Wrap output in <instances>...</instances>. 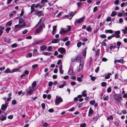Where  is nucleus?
<instances>
[{
  "label": "nucleus",
  "mask_w": 127,
  "mask_h": 127,
  "mask_svg": "<svg viewBox=\"0 0 127 127\" xmlns=\"http://www.w3.org/2000/svg\"><path fill=\"white\" fill-rule=\"evenodd\" d=\"M116 15V12L115 11H113L111 13V16H113L115 15Z\"/></svg>",
  "instance_id": "obj_45"
},
{
  "label": "nucleus",
  "mask_w": 127,
  "mask_h": 127,
  "mask_svg": "<svg viewBox=\"0 0 127 127\" xmlns=\"http://www.w3.org/2000/svg\"><path fill=\"white\" fill-rule=\"evenodd\" d=\"M87 92L85 90H84L83 91L82 93V95L84 97H86L87 96V95L86 93Z\"/></svg>",
  "instance_id": "obj_23"
},
{
  "label": "nucleus",
  "mask_w": 127,
  "mask_h": 127,
  "mask_svg": "<svg viewBox=\"0 0 127 127\" xmlns=\"http://www.w3.org/2000/svg\"><path fill=\"white\" fill-rule=\"evenodd\" d=\"M67 27L68 29L66 30H64L63 29H61L60 32V33L61 34H65L69 31L70 30L71 27L70 26H68Z\"/></svg>",
  "instance_id": "obj_5"
},
{
  "label": "nucleus",
  "mask_w": 127,
  "mask_h": 127,
  "mask_svg": "<svg viewBox=\"0 0 127 127\" xmlns=\"http://www.w3.org/2000/svg\"><path fill=\"white\" fill-rule=\"evenodd\" d=\"M11 30V28L9 27L7 28L5 30V31H6L7 33H9V31Z\"/></svg>",
  "instance_id": "obj_39"
},
{
  "label": "nucleus",
  "mask_w": 127,
  "mask_h": 127,
  "mask_svg": "<svg viewBox=\"0 0 127 127\" xmlns=\"http://www.w3.org/2000/svg\"><path fill=\"white\" fill-rule=\"evenodd\" d=\"M12 24V21H10L7 22L6 24V27L10 26Z\"/></svg>",
  "instance_id": "obj_21"
},
{
  "label": "nucleus",
  "mask_w": 127,
  "mask_h": 127,
  "mask_svg": "<svg viewBox=\"0 0 127 127\" xmlns=\"http://www.w3.org/2000/svg\"><path fill=\"white\" fill-rule=\"evenodd\" d=\"M111 21V18L110 17H108L106 19V21Z\"/></svg>",
  "instance_id": "obj_62"
},
{
  "label": "nucleus",
  "mask_w": 127,
  "mask_h": 127,
  "mask_svg": "<svg viewBox=\"0 0 127 127\" xmlns=\"http://www.w3.org/2000/svg\"><path fill=\"white\" fill-rule=\"evenodd\" d=\"M10 72V69L9 68H7L4 72V73H8Z\"/></svg>",
  "instance_id": "obj_31"
},
{
  "label": "nucleus",
  "mask_w": 127,
  "mask_h": 127,
  "mask_svg": "<svg viewBox=\"0 0 127 127\" xmlns=\"http://www.w3.org/2000/svg\"><path fill=\"white\" fill-rule=\"evenodd\" d=\"M25 26H26V25L25 23H24L22 25L18 24L15 25L14 26L15 29L14 31L15 32H16L21 29L22 28L25 27Z\"/></svg>",
  "instance_id": "obj_3"
},
{
  "label": "nucleus",
  "mask_w": 127,
  "mask_h": 127,
  "mask_svg": "<svg viewBox=\"0 0 127 127\" xmlns=\"http://www.w3.org/2000/svg\"><path fill=\"white\" fill-rule=\"evenodd\" d=\"M43 54L46 56L50 55H51L50 53L45 52H43Z\"/></svg>",
  "instance_id": "obj_27"
},
{
  "label": "nucleus",
  "mask_w": 127,
  "mask_h": 127,
  "mask_svg": "<svg viewBox=\"0 0 127 127\" xmlns=\"http://www.w3.org/2000/svg\"><path fill=\"white\" fill-rule=\"evenodd\" d=\"M36 85V82L35 81H34L33 83L32 84V88H33V89L35 87Z\"/></svg>",
  "instance_id": "obj_26"
},
{
  "label": "nucleus",
  "mask_w": 127,
  "mask_h": 127,
  "mask_svg": "<svg viewBox=\"0 0 127 127\" xmlns=\"http://www.w3.org/2000/svg\"><path fill=\"white\" fill-rule=\"evenodd\" d=\"M38 54L37 49H34L33 52V56H36Z\"/></svg>",
  "instance_id": "obj_15"
},
{
  "label": "nucleus",
  "mask_w": 127,
  "mask_h": 127,
  "mask_svg": "<svg viewBox=\"0 0 127 127\" xmlns=\"http://www.w3.org/2000/svg\"><path fill=\"white\" fill-rule=\"evenodd\" d=\"M82 40L83 41L86 42L88 41V39L87 38L84 37Z\"/></svg>",
  "instance_id": "obj_61"
},
{
  "label": "nucleus",
  "mask_w": 127,
  "mask_h": 127,
  "mask_svg": "<svg viewBox=\"0 0 127 127\" xmlns=\"http://www.w3.org/2000/svg\"><path fill=\"white\" fill-rule=\"evenodd\" d=\"M7 105L2 104V105L1 109L3 111H5L7 108Z\"/></svg>",
  "instance_id": "obj_17"
},
{
  "label": "nucleus",
  "mask_w": 127,
  "mask_h": 127,
  "mask_svg": "<svg viewBox=\"0 0 127 127\" xmlns=\"http://www.w3.org/2000/svg\"><path fill=\"white\" fill-rule=\"evenodd\" d=\"M112 75V74L111 73H109L105 76V79H106L109 78L110 77V76Z\"/></svg>",
  "instance_id": "obj_19"
},
{
  "label": "nucleus",
  "mask_w": 127,
  "mask_h": 127,
  "mask_svg": "<svg viewBox=\"0 0 127 127\" xmlns=\"http://www.w3.org/2000/svg\"><path fill=\"white\" fill-rule=\"evenodd\" d=\"M114 99L118 102H119L122 99V97L120 95H118L116 97H114Z\"/></svg>",
  "instance_id": "obj_8"
},
{
  "label": "nucleus",
  "mask_w": 127,
  "mask_h": 127,
  "mask_svg": "<svg viewBox=\"0 0 127 127\" xmlns=\"http://www.w3.org/2000/svg\"><path fill=\"white\" fill-rule=\"evenodd\" d=\"M32 55V53H28L26 55V57L27 58H30L31 57Z\"/></svg>",
  "instance_id": "obj_25"
},
{
  "label": "nucleus",
  "mask_w": 127,
  "mask_h": 127,
  "mask_svg": "<svg viewBox=\"0 0 127 127\" xmlns=\"http://www.w3.org/2000/svg\"><path fill=\"white\" fill-rule=\"evenodd\" d=\"M86 126V124L85 123H83L80 125V127H85Z\"/></svg>",
  "instance_id": "obj_53"
},
{
  "label": "nucleus",
  "mask_w": 127,
  "mask_h": 127,
  "mask_svg": "<svg viewBox=\"0 0 127 127\" xmlns=\"http://www.w3.org/2000/svg\"><path fill=\"white\" fill-rule=\"evenodd\" d=\"M86 51L85 50H83V55L84 56V58H85L86 56Z\"/></svg>",
  "instance_id": "obj_37"
},
{
  "label": "nucleus",
  "mask_w": 127,
  "mask_h": 127,
  "mask_svg": "<svg viewBox=\"0 0 127 127\" xmlns=\"http://www.w3.org/2000/svg\"><path fill=\"white\" fill-rule=\"evenodd\" d=\"M48 1L47 0H41V3L43 4H45Z\"/></svg>",
  "instance_id": "obj_34"
},
{
  "label": "nucleus",
  "mask_w": 127,
  "mask_h": 127,
  "mask_svg": "<svg viewBox=\"0 0 127 127\" xmlns=\"http://www.w3.org/2000/svg\"><path fill=\"white\" fill-rule=\"evenodd\" d=\"M76 83V82H71L70 83L71 84L72 86L74 85Z\"/></svg>",
  "instance_id": "obj_64"
},
{
  "label": "nucleus",
  "mask_w": 127,
  "mask_h": 127,
  "mask_svg": "<svg viewBox=\"0 0 127 127\" xmlns=\"http://www.w3.org/2000/svg\"><path fill=\"white\" fill-rule=\"evenodd\" d=\"M77 80L80 82H81L82 81V80L81 77H77Z\"/></svg>",
  "instance_id": "obj_47"
},
{
  "label": "nucleus",
  "mask_w": 127,
  "mask_h": 127,
  "mask_svg": "<svg viewBox=\"0 0 127 127\" xmlns=\"http://www.w3.org/2000/svg\"><path fill=\"white\" fill-rule=\"evenodd\" d=\"M6 119V117L3 115H2L0 116V120L3 121L5 120Z\"/></svg>",
  "instance_id": "obj_13"
},
{
  "label": "nucleus",
  "mask_w": 127,
  "mask_h": 127,
  "mask_svg": "<svg viewBox=\"0 0 127 127\" xmlns=\"http://www.w3.org/2000/svg\"><path fill=\"white\" fill-rule=\"evenodd\" d=\"M106 83L105 82H102L101 84V86L102 87H104L106 86Z\"/></svg>",
  "instance_id": "obj_42"
},
{
  "label": "nucleus",
  "mask_w": 127,
  "mask_h": 127,
  "mask_svg": "<svg viewBox=\"0 0 127 127\" xmlns=\"http://www.w3.org/2000/svg\"><path fill=\"white\" fill-rule=\"evenodd\" d=\"M58 51L62 54L65 52V49L61 47L59 48L58 50Z\"/></svg>",
  "instance_id": "obj_11"
},
{
  "label": "nucleus",
  "mask_w": 127,
  "mask_h": 127,
  "mask_svg": "<svg viewBox=\"0 0 127 127\" xmlns=\"http://www.w3.org/2000/svg\"><path fill=\"white\" fill-rule=\"evenodd\" d=\"M24 20L22 18H20L19 20V23L21 24L24 22Z\"/></svg>",
  "instance_id": "obj_38"
},
{
  "label": "nucleus",
  "mask_w": 127,
  "mask_h": 127,
  "mask_svg": "<svg viewBox=\"0 0 127 127\" xmlns=\"http://www.w3.org/2000/svg\"><path fill=\"white\" fill-rule=\"evenodd\" d=\"M95 103V100H91L89 102V103L90 104L93 105H94Z\"/></svg>",
  "instance_id": "obj_32"
},
{
  "label": "nucleus",
  "mask_w": 127,
  "mask_h": 127,
  "mask_svg": "<svg viewBox=\"0 0 127 127\" xmlns=\"http://www.w3.org/2000/svg\"><path fill=\"white\" fill-rule=\"evenodd\" d=\"M83 103V102H82L80 104L78 105V108H79L82 106Z\"/></svg>",
  "instance_id": "obj_54"
},
{
  "label": "nucleus",
  "mask_w": 127,
  "mask_h": 127,
  "mask_svg": "<svg viewBox=\"0 0 127 127\" xmlns=\"http://www.w3.org/2000/svg\"><path fill=\"white\" fill-rule=\"evenodd\" d=\"M115 35H119L120 33V32L119 31H118L114 32Z\"/></svg>",
  "instance_id": "obj_43"
},
{
  "label": "nucleus",
  "mask_w": 127,
  "mask_h": 127,
  "mask_svg": "<svg viewBox=\"0 0 127 127\" xmlns=\"http://www.w3.org/2000/svg\"><path fill=\"white\" fill-rule=\"evenodd\" d=\"M12 103L13 105H14L16 103V101L15 100H13L12 101Z\"/></svg>",
  "instance_id": "obj_60"
},
{
  "label": "nucleus",
  "mask_w": 127,
  "mask_h": 127,
  "mask_svg": "<svg viewBox=\"0 0 127 127\" xmlns=\"http://www.w3.org/2000/svg\"><path fill=\"white\" fill-rule=\"evenodd\" d=\"M97 9V6L95 7L94 8L93 12H95L96 11Z\"/></svg>",
  "instance_id": "obj_63"
},
{
  "label": "nucleus",
  "mask_w": 127,
  "mask_h": 127,
  "mask_svg": "<svg viewBox=\"0 0 127 127\" xmlns=\"http://www.w3.org/2000/svg\"><path fill=\"white\" fill-rule=\"evenodd\" d=\"M120 63L121 64H123L124 63V60L123 59H121L119 60H115L114 61V63L116 64V63Z\"/></svg>",
  "instance_id": "obj_12"
},
{
  "label": "nucleus",
  "mask_w": 127,
  "mask_h": 127,
  "mask_svg": "<svg viewBox=\"0 0 127 127\" xmlns=\"http://www.w3.org/2000/svg\"><path fill=\"white\" fill-rule=\"evenodd\" d=\"M60 39L59 38L54 39L52 41V42L53 43H56L59 42Z\"/></svg>",
  "instance_id": "obj_18"
},
{
  "label": "nucleus",
  "mask_w": 127,
  "mask_h": 127,
  "mask_svg": "<svg viewBox=\"0 0 127 127\" xmlns=\"http://www.w3.org/2000/svg\"><path fill=\"white\" fill-rule=\"evenodd\" d=\"M100 36L102 38H105L106 37V35L105 34H101Z\"/></svg>",
  "instance_id": "obj_52"
},
{
  "label": "nucleus",
  "mask_w": 127,
  "mask_h": 127,
  "mask_svg": "<svg viewBox=\"0 0 127 127\" xmlns=\"http://www.w3.org/2000/svg\"><path fill=\"white\" fill-rule=\"evenodd\" d=\"M68 37H66L64 38H63L62 40L64 41H65L68 39Z\"/></svg>",
  "instance_id": "obj_49"
},
{
  "label": "nucleus",
  "mask_w": 127,
  "mask_h": 127,
  "mask_svg": "<svg viewBox=\"0 0 127 127\" xmlns=\"http://www.w3.org/2000/svg\"><path fill=\"white\" fill-rule=\"evenodd\" d=\"M46 46H45L44 45H43L40 47V49L41 50L43 51L44 49H46Z\"/></svg>",
  "instance_id": "obj_30"
},
{
  "label": "nucleus",
  "mask_w": 127,
  "mask_h": 127,
  "mask_svg": "<svg viewBox=\"0 0 127 127\" xmlns=\"http://www.w3.org/2000/svg\"><path fill=\"white\" fill-rule=\"evenodd\" d=\"M93 110H92V108H90L89 111L88 116H92V115L91 114H92L93 113Z\"/></svg>",
  "instance_id": "obj_14"
},
{
  "label": "nucleus",
  "mask_w": 127,
  "mask_h": 127,
  "mask_svg": "<svg viewBox=\"0 0 127 127\" xmlns=\"http://www.w3.org/2000/svg\"><path fill=\"white\" fill-rule=\"evenodd\" d=\"M108 95H107L103 99V100H108Z\"/></svg>",
  "instance_id": "obj_58"
},
{
  "label": "nucleus",
  "mask_w": 127,
  "mask_h": 127,
  "mask_svg": "<svg viewBox=\"0 0 127 127\" xmlns=\"http://www.w3.org/2000/svg\"><path fill=\"white\" fill-rule=\"evenodd\" d=\"M113 119V117L111 115L107 117V119L108 120H112Z\"/></svg>",
  "instance_id": "obj_33"
},
{
  "label": "nucleus",
  "mask_w": 127,
  "mask_h": 127,
  "mask_svg": "<svg viewBox=\"0 0 127 127\" xmlns=\"http://www.w3.org/2000/svg\"><path fill=\"white\" fill-rule=\"evenodd\" d=\"M43 13L42 11H38L35 10V14L38 16H41L43 15Z\"/></svg>",
  "instance_id": "obj_10"
},
{
  "label": "nucleus",
  "mask_w": 127,
  "mask_h": 127,
  "mask_svg": "<svg viewBox=\"0 0 127 127\" xmlns=\"http://www.w3.org/2000/svg\"><path fill=\"white\" fill-rule=\"evenodd\" d=\"M48 126V124L46 122L44 123L43 124V126L45 127H47Z\"/></svg>",
  "instance_id": "obj_51"
},
{
  "label": "nucleus",
  "mask_w": 127,
  "mask_h": 127,
  "mask_svg": "<svg viewBox=\"0 0 127 127\" xmlns=\"http://www.w3.org/2000/svg\"><path fill=\"white\" fill-rule=\"evenodd\" d=\"M16 13V11H14L10 14L9 16L10 17H12Z\"/></svg>",
  "instance_id": "obj_24"
},
{
  "label": "nucleus",
  "mask_w": 127,
  "mask_h": 127,
  "mask_svg": "<svg viewBox=\"0 0 127 127\" xmlns=\"http://www.w3.org/2000/svg\"><path fill=\"white\" fill-rule=\"evenodd\" d=\"M17 46V44L15 43H14L12 44L11 46V47L12 48H15Z\"/></svg>",
  "instance_id": "obj_35"
},
{
  "label": "nucleus",
  "mask_w": 127,
  "mask_h": 127,
  "mask_svg": "<svg viewBox=\"0 0 127 127\" xmlns=\"http://www.w3.org/2000/svg\"><path fill=\"white\" fill-rule=\"evenodd\" d=\"M31 11L30 13L31 14L34 11L35 12V11L37 10H35L34 8H33L32 7L31 8Z\"/></svg>",
  "instance_id": "obj_40"
},
{
  "label": "nucleus",
  "mask_w": 127,
  "mask_h": 127,
  "mask_svg": "<svg viewBox=\"0 0 127 127\" xmlns=\"http://www.w3.org/2000/svg\"><path fill=\"white\" fill-rule=\"evenodd\" d=\"M86 30L88 32H90L92 30V28L90 26H89L86 29Z\"/></svg>",
  "instance_id": "obj_29"
},
{
  "label": "nucleus",
  "mask_w": 127,
  "mask_h": 127,
  "mask_svg": "<svg viewBox=\"0 0 127 127\" xmlns=\"http://www.w3.org/2000/svg\"><path fill=\"white\" fill-rule=\"evenodd\" d=\"M43 19V18H41L38 24L35 26V28L37 27L35 31V34L41 32L43 30V29L45 28L43 22L42 21Z\"/></svg>",
  "instance_id": "obj_1"
},
{
  "label": "nucleus",
  "mask_w": 127,
  "mask_h": 127,
  "mask_svg": "<svg viewBox=\"0 0 127 127\" xmlns=\"http://www.w3.org/2000/svg\"><path fill=\"white\" fill-rule=\"evenodd\" d=\"M73 72V69L72 68H70L68 72V75H71Z\"/></svg>",
  "instance_id": "obj_20"
},
{
  "label": "nucleus",
  "mask_w": 127,
  "mask_h": 127,
  "mask_svg": "<svg viewBox=\"0 0 127 127\" xmlns=\"http://www.w3.org/2000/svg\"><path fill=\"white\" fill-rule=\"evenodd\" d=\"M63 101V99L61 97L56 96L55 101V104L56 105H58L60 103L62 102Z\"/></svg>",
  "instance_id": "obj_4"
},
{
  "label": "nucleus",
  "mask_w": 127,
  "mask_h": 127,
  "mask_svg": "<svg viewBox=\"0 0 127 127\" xmlns=\"http://www.w3.org/2000/svg\"><path fill=\"white\" fill-rule=\"evenodd\" d=\"M52 49V47L51 46H49L47 48V50L49 51H51Z\"/></svg>",
  "instance_id": "obj_48"
},
{
  "label": "nucleus",
  "mask_w": 127,
  "mask_h": 127,
  "mask_svg": "<svg viewBox=\"0 0 127 127\" xmlns=\"http://www.w3.org/2000/svg\"><path fill=\"white\" fill-rule=\"evenodd\" d=\"M111 88L110 87H109L107 90V93H109L111 92Z\"/></svg>",
  "instance_id": "obj_50"
},
{
  "label": "nucleus",
  "mask_w": 127,
  "mask_h": 127,
  "mask_svg": "<svg viewBox=\"0 0 127 127\" xmlns=\"http://www.w3.org/2000/svg\"><path fill=\"white\" fill-rule=\"evenodd\" d=\"M112 37H115L116 38H118L120 37V35H115V34H113L111 35Z\"/></svg>",
  "instance_id": "obj_28"
},
{
  "label": "nucleus",
  "mask_w": 127,
  "mask_h": 127,
  "mask_svg": "<svg viewBox=\"0 0 127 127\" xmlns=\"http://www.w3.org/2000/svg\"><path fill=\"white\" fill-rule=\"evenodd\" d=\"M70 42L69 41H67L65 43V45L66 46L69 45L70 44Z\"/></svg>",
  "instance_id": "obj_46"
},
{
  "label": "nucleus",
  "mask_w": 127,
  "mask_h": 127,
  "mask_svg": "<svg viewBox=\"0 0 127 127\" xmlns=\"http://www.w3.org/2000/svg\"><path fill=\"white\" fill-rule=\"evenodd\" d=\"M28 32V31L27 30L23 31L22 32V33L23 34H25L27 33Z\"/></svg>",
  "instance_id": "obj_55"
},
{
  "label": "nucleus",
  "mask_w": 127,
  "mask_h": 127,
  "mask_svg": "<svg viewBox=\"0 0 127 127\" xmlns=\"http://www.w3.org/2000/svg\"><path fill=\"white\" fill-rule=\"evenodd\" d=\"M82 44V43L80 41L78 42L77 44V47H80L81 46Z\"/></svg>",
  "instance_id": "obj_41"
},
{
  "label": "nucleus",
  "mask_w": 127,
  "mask_h": 127,
  "mask_svg": "<svg viewBox=\"0 0 127 127\" xmlns=\"http://www.w3.org/2000/svg\"><path fill=\"white\" fill-rule=\"evenodd\" d=\"M102 61L105 62L107 60V59L103 57L102 58Z\"/></svg>",
  "instance_id": "obj_59"
},
{
  "label": "nucleus",
  "mask_w": 127,
  "mask_h": 127,
  "mask_svg": "<svg viewBox=\"0 0 127 127\" xmlns=\"http://www.w3.org/2000/svg\"><path fill=\"white\" fill-rule=\"evenodd\" d=\"M38 66V64H35L33 65L32 66V67L33 69H35Z\"/></svg>",
  "instance_id": "obj_44"
},
{
  "label": "nucleus",
  "mask_w": 127,
  "mask_h": 127,
  "mask_svg": "<svg viewBox=\"0 0 127 127\" xmlns=\"http://www.w3.org/2000/svg\"><path fill=\"white\" fill-rule=\"evenodd\" d=\"M85 18V16H83L76 21L74 23V25H75L76 23H80L82 22Z\"/></svg>",
  "instance_id": "obj_6"
},
{
  "label": "nucleus",
  "mask_w": 127,
  "mask_h": 127,
  "mask_svg": "<svg viewBox=\"0 0 127 127\" xmlns=\"http://www.w3.org/2000/svg\"><path fill=\"white\" fill-rule=\"evenodd\" d=\"M33 89L31 87H30L27 90L26 95H31L32 94L33 91Z\"/></svg>",
  "instance_id": "obj_7"
},
{
  "label": "nucleus",
  "mask_w": 127,
  "mask_h": 127,
  "mask_svg": "<svg viewBox=\"0 0 127 127\" xmlns=\"http://www.w3.org/2000/svg\"><path fill=\"white\" fill-rule=\"evenodd\" d=\"M113 31L111 30H106L105 31V32L106 33H113Z\"/></svg>",
  "instance_id": "obj_22"
},
{
  "label": "nucleus",
  "mask_w": 127,
  "mask_h": 127,
  "mask_svg": "<svg viewBox=\"0 0 127 127\" xmlns=\"http://www.w3.org/2000/svg\"><path fill=\"white\" fill-rule=\"evenodd\" d=\"M77 4L78 5V7H79L81 5V2H78L77 3Z\"/></svg>",
  "instance_id": "obj_57"
},
{
  "label": "nucleus",
  "mask_w": 127,
  "mask_h": 127,
  "mask_svg": "<svg viewBox=\"0 0 127 127\" xmlns=\"http://www.w3.org/2000/svg\"><path fill=\"white\" fill-rule=\"evenodd\" d=\"M76 13V11L75 12H73L72 11H69V14L70 15V16L71 17H70V18H69V19H70L72 18V17Z\"/></svg>",
  "instance_id": "obj_16"
},
{
  "label": "nucleus",
  "mask_w": 127,
  "mask_h": 127,
  "mask_svg": "<svg viewBox=\"0 0 127 127\" xmlns=\"http://www.w3.org/2000/svg\"><path fill=\"white\" fill-rule=\"evenodd\" d=\"M122 31L123 32L124 34H125L126 32H127V27H125V29H122Z\"/></svg>",
  "instance_id": "obj_36"
},
{
  "label": "nucleus",
  "mask_w": 127,
  "mask_h": 127,
  "mask_svg": "<svg viewBox=\"0 0 127 127\" xmlns=\"http://www.w3.org/2000/svg\"><path fill=\"white\" fill-rule=\"evenodd\" d=\"M43 41L44 40L42 39L34 41L32 43V45H35L37 44H38L41 42H43Z\"/></svg>",
  "instance_id": "obj_9"
},
{
  "label": "nucleus",
  "mask_w": 127,
  "mask_h": 127,
  "mask_svg": "<svg viewBox=\"0 0 127 127\" xmlns=\"http://www.w3.org/2000/svg\"><path fill=\"white\" fill-rule=\"evenodd\" d=\"M13 117V115H9L8 117V118L10 119H11Z\"/></svg>",
  "instance_id": "obj_56"
},
{
  "label": "nucleus",
  "mask_w": 127,
  "mask_h": 127,
  "mask_svg": "<svg viewBox=\"0 0 127 127\" xmlns=\"http://www.w3.org/2000/svg\"><path fill=\"white\" fill-rule=\"evenodd\" d=\"M80 58L79 57H77L76 59L77 62H78L80 61L79 66L77 69V71L78 72H80L82 70L84 64V60H80Z\"/></svg>",
  "instance_id": "obj_2"
}]
</instances>
